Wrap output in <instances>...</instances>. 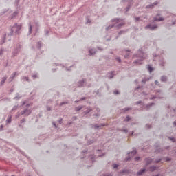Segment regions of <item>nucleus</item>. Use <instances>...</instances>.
Returning <instances> with one entry per match:
<instances>
[{
    "mask_svg": "<svg viewBox=\"0 0 176 176\" xmlns=\"http://www.w3.org/2000/svg\"><path fill=\"white\" fill-rule=\"evenodd\" d=\"M170 141H172V142H175V138H169Z\"/></svg>",
    "mask_w": 176,
    "mask_h": 176,
    "instance_id": "a18cd8bd",
    "label": "nucleus"
},
{
    "mask_svg": "<svg viewBox=\"0 0 176 176\" xmlns=\"http://www.w3.org/2000/svg\"><path fill=\"white\" fill-rule=\"evenodd\" d=\"M83 109V106H78V107L75 108V111L76 112H78V111H80V109Z\"/></svg>",
    "mask_w": 176,
    "mask_h": 176,
    "instance_id": "c756f323",
    "label": "nucleus"
},
{
    "mask_svg": "<svg viewBox=\"0 0 176 176\" xmlns=\"http://www.w3.org/2000/svg\"><path fill=\"white\" fill-rule=\"evenodd\" d=\"M31 113H32V109L28 108L25 109L20 113L21 115H25V116H30Z\"/></svg>",
    "mask_w": 176,
    "mask_h": 176,
    "instance_id": "423d86ee",
    "label": "nucleus"
},
{
    "mask_svg": "<svg viewBox=\"0 0 176 176\" xmlns=\"http://www.w3.org/2000/svg\"><path fill=\"white\" fill-rule=\"evenodd\" d=\"M3 52H5V49L1 48L0 50V56H2V54H3Z\"/></svg>",
    "mask_w": 176,
    "mask_h": 176,
    "instance_id": "4c0bfd02",
    "label": "nucleus"
},
{
    "mask_svg": "<svg viewBox=\"0 0 176 176\" xmlns=\"http://www.w3.org/2000/svg\"><path fill=\"white\" fill-rule=\"evenodd\" d=\"M89 54L90 56H94V54H96V49L90 47L89 49Z\"/></svg>",
    "mask_w": 176,
    "mask_h": 176,
    "instance_id": "f8f14e48",
    "label": "nucleus"
},
{
    "mask_svg": "<svg viewBox=\"0 0 176 176\" xmlns=\"http://www.w3.org/2000/svg\"><path fill=\"white\" fill-rule=\"evenodd\" d=\"M140 19H141V18H140V16H136V17H135V21H140Z\"/></svg>",
    "mask_w": 176,
    "mask_h": 176,
    "instance_id": "79ce46f5",
    "label": "nucleus"
},
{
    "mask_svg": "<svg viewBox=\"0 0 176 176\" xmlns=\"http://www.w3.org/2000/svg\"><path fill=\"white\" fill-rule=\"evenodd\" d=\"M141 89V87H138L135 89V91H137V90H140Z\"/></svg>",
    "mask_w": 176,
    "mask_h": 176,
    "instance_id": "052dcab7",
    "label": "nucleus"
},
{
    "mask_svg": "<svg viewBox=\"0 0 176 176\" xmlns=\"http://www.w3.org/2000/svg\"><path fill=\"white\" fill-rule=\"evenodd\" d=\"M112 25H110L105 28L106 31H111L112 28H116L119 30L122 25H124V22L120 18H116L112 19Z\"/></svg>",
    "mask_w": 176,
    "mask_h": 176,
    "instance_id": "f03ea898",
    "label": "nucleus"
},
{
    "mask_svg": "<svg viewBox=\"0 0 176 176\" xmlns=\"http://www.w3.org/2000/svg\"><path fill=\"white\" fill-rule=\"evenodd\" d=\"M87 151H82V155H85V153H87Z\"/></svg>",
    "mask_w": 176,
    "mask_h": 176,
    "instance_id": "774afa93",
    "label": "nucleus"
},
{
    "mask_svg": "<svg viewBox=\"0 0 176 176\" xmlns=\"http://www.w3.org/2000/svg\"><path fill=\"white\" fill-rule=\"evenodd\" d=\"M24 105H26L27 108H28V107H30V105H32V103H27V100H25L23 102H22V107H24Z\"/></svg>",
    "mask_w": 176,
    "mask_h": 176,
    "instance_id": "a211bd4d",
    "label": "nucleus"
},
{
    "mask_svg": "<svg viewBox=\"0 0 176 176\" xmlns=\"http://www.w3.org/2000/svg\"><path fill=\"white\" fill-rule=\"evenodd\" d=\"M151 107H155V102L148 103L147 105H146V109L148 110L151 109Z\"/></svg>",
    "mask_w": 176,
    "mask_h": 176,
    "instance_id": "dca6fc26",
    "label": "nucleus"
},
{
    "mask_svg": "<svg viewBox=\"0 0 176 176\" xmlns=\"http://www.w3.org/2000/svg\"><path fill=\"white\" fill-rule=\"evenodd\" d=\"M118 167H119V165H118V164H113V168H118Z\"/></svg>",
    "mask_w": 176,
    "mask_h": 176,
    "instance_id": "58836bf2",
    "label": "nucleus"
},
{
    "mask_svg": "<svg viewBox=\"0 0 176 176\" xmlns=\"http://www.w3.org/2000/svg\"><path fill=\"white\" fill-rule=\"evenodd\" d=\"M166 162H170V161L171 160V159H170V158H168V157H166Z\"/></svg>",
    "mask_w": 176,
    "mask_h": 176,
    "instance_id": "0e129e2a",
    "label": "nucleus"
},
{
    "mask_svg": "<svg viewBox=\"0 0 176 176\" xmlns=\"http://www.w3.org/2000/svg\"><path fill=\"white\" fill-rule=\"evenodd\" d=\"M104 126H105V124H94L92 125V128L95 130H101Z\"/></svg>",
    "mask_w": 176,
    "mask_h": 176,
    "instance_id": "0eeeda50",
    "label": "nucleus"
},
{
    "mask_svg": "<svg viewBox=\"0 0 176 176\" xmlns=\"http://www.w3.org/2000/svg\"><path fill=\"white\" fill-rule=\"evenodd\" d=\"M156 152H157V153H160V152H162V149L161 148H157L156 150Z\"/></svg>",
    "mask_w": 176,
    "mask_h": 176,
    "instance_id": "09e8293b",
    "label": "nucleus"
},
{
    "mask_svg": "<svg viewBox=\"0 0 176 176\" xmlns=\"http://www.w3.org/2000/svg\"><path fill=\"white\" fill-rule=\"evenodd\" d=\"M17 108H19V105L14 106L12 109V112H15L16 110L17 109Z\"/></svg>",
    "mask_w": 176,
    "mask_h": 176,
    "instance_id": "f704fd0d",
    "label": "nucleus"
},
{
    "mask_svg": "<svg viewBox=\"0 0 176 176\" xmlns=\"http://www.w3.org/2000/svg\"><path fill=\"white\" fill-rule=\"evenodd\" d=\"M164 20V18L163 17H160L157 19V17L154 18V21H163Z\"/></svg>",
    "mask_w": 176,
    "mask_h": 176,
    "instance_id": "393cba45",
    "label": "nucleus"
},
{
    "mask_svg": "<svg viewBox=\"0 0 176 176\" xmlns=\"http://www.w3.org/2000/svg\"><path fill=\"white\" fill-rule=\"evenodd\" d=\"M125 122H130V117L126 116V119L124 120Z\"/></svg>",
    "mask_w": 176,
    "mask_h": 176,
    "instance_id": "a19ab883",
    "label": "nucleus"
},
{
    "mask_svg": "<svg viewBox=\"0 0 176 176\" xmlns=\"http://www.w3.org/2000/svg\"><path fill=\"white\" fill-rule=\"evenodd\" d=\"M53 126H54L55 129H57V125L56 124L55 122H52Z\"/></svg>",
    "mask_w": 176,
    "mask_h": 176,
    "instance_id": "5fc2aeb1",
    "label": "nucleus"
},
{
    "mask_svg": "<svg viewBox=\"0 0 176 176\" xmlns=\"http://www.w3.org/2000/svg\"><path fill=\"white\" fill-rule=\"evenodd\" d=\"M59 124H61L63 123V118H60L58 120Z\"/></svg>",
    "mask_w": 176,
    "mask_h": 176,
    "instance_id": "603ef678",
    "label": "nucleus"
},
{
    "mask_svg": "<svg viewBox=\"0 0 176 176\" xmlns=\"http://www.w3.org/2000/svg\"><path fill=\"white\" fill-rule=\"evenodd\" d=\"M65 104H68L67 102H63L60 103V106L62 107V105H65Z\"/></svg>",
    "mask_w": 176,
    "mask_h": 176,
    "instance_id": "49530a36",
    "label": "nucleus"
},
{
    "mask_svg": "<svg viewBox=\"0 0 176 176\" xmlns=\"http://www.w3.org/2000/svg\"><path fill=\"white\" fill-rule=\"evenodd\" d=\"M89 159H90L91 162H92V163H93V162H94V160H95L94 155H89Z\"/></svg>",
    "mask_w": 176,
    "mask_h": 176,
    "instance_id": "7c9ffc66",
    "label": "nucleus"
},
{
    "mask_svg": "<svg viewBox=\"0 0 176 176\" xmlns=\"http://www.w3.org/2000/svg\"><path fill=\"white\" fill-rule=\"evenodd\" d=\"M7 79H8V77L6 76H5L4 77L2 78V80L1 82V86H2V85H3V83H5V82H6Z\"/></svg>",
    "mask_w": 176,
    "mask_h": 176,
    "instance_id": "a878e982",
    "label": "nucleus"
},
{
    "mask_svg": "<svg viewBox=\"0 0 176 176\" xmlns=\"http://www.w3.org/2000/svg\"><path fill=\"white\" fill-rule=\"evenodd\" d=\"M175 24H176V20L174 21H172V25H175Z\"/></svg>",
    "mask_w": 176,
    "mask_h": 176,
    "instance_id": "e2e57ef3",
    "label": "nucleus"
},
{
    "mask_svg": "<svg viewBox=\"0 0 176 176\" xmlns=\"http://www.w3.org/2000/svg\"><path fill=\"white\" fill-rule=\"evenodd\" d=\"M126 2H129V5H128V6L126 8L125 12H129V10H130V6H131V3H130V2H133V0H126Z\"/></svg>",
    "mask_w": 176,
    "mask_h": 176,
    "instance_id": "2eb2a0df",
    "label": "nucleus"
},
{
    "mask_svg": "<svg viewBox=\"0 0 176 176\" xmlns=\"http://www.w3.org/2000/svg\"><path fill=\"white\" fill-rule=\"evenodd\" d=\"M122 131H123L124 133H125V134H127V133H129V130L124 129H122Z\"/></svg>",
    "mask_w": 176,
    "mask_h": 176,
    "instance_id": "37998d69",
    "label": "nucleus"
},
{
    "mask_svg": "<svg viewBox=\"0 0 176 176\" xmlns=\"http://www.w3.org/2000/svg\"><path fill=\"white\" fill-rule=\"evenodd\" d=\"M94 116L98 117V116H100V113H98L95 114Z\"/></svg>",
    "mask_w": 176,
    "mask_h": 176,
    "instance_id": "338daca9",
    "label": "nucleus"
},
{
    "mask_svg": "<svg viewBox=\"0 0 176 176\" xmlns=\"http://www.w3.org/2000/svg\"><path fill=\"white\" fill-rule=\"evenodd\" d=\"M148 170L151 172L156 171V166H150L148 168Z\"/></svg>",
    "mask_w": 176,
    "mask_h": 176,
    "instance_id": "5701e85b",
    "label": "nucleus"
},
{
    "mask_svg": "<svg viewBox=\"0 0 176 176\" xmlns=\"http://www.w3.org/2000/svg\"><path fill=\"white\" fill-rule=\"evenodd\" d=\"M134 155H137V151L133 150L131 153H128V156H134Z\"/></svg>",
    "mask_w": 176,
    "mask_h": 176,
    "instance_id": "412c9836",
    "label": "nucleus"
},
{
    "mask_svg": "<svg viewBox=\"0 0 176 176\" xmlns=\"http://www.w3.org/2000/svg\"><path fill=\"white\" fill-rule=\"evenodd\" d=\"M114 94H119V91H115Z\"/></svg>",
    "mask_w": 176,
    "mask_h": 176,
    "instance_id": "69168bd1",
    "label": "nucleus"
},
{
    "mask_svg": "<svg viewBox=\"0 0 176 176\" xmlns=\"http://www.w3.org/2000/svg\"><path fill=\"white\" fill-rule=\"evenodd\" d=\"M6 123H12V116L8 117L6 120Z\"/></svg>",
    "mask_w": 176,
    "mask_h": 176,
    "instance_id": "cd10ccee",
    "label": "nucleus"
},
{
    "mask_svg": "<svg viewBox=\"0 0 176 176\" xmlns=\"http://www.w3.org/2000/svg\"><path fill=\"white\" fill-rule=\"evenodd\" d=\"M21 79L23 80V82H30V78L28 76H22Z\"/></svg>",
    "mask_w": 176,
    "mask_h": 176,
    "instance_id": "6ab92c4d",
    "label": "nucleus"
},
{
    "mask_svg": "<svg viewBox=\"0 0 176 176\" xmlns=\"http://www.w3.org/2000/svg\"><path fill=\"white\" fill-rule=\"evenodd\" d=\"M155 85H157V86H159V81L158 80H155Z\"/></svg>",
    "mask_w": 176,
    "mask_h": 176,
    "instance_id": "bf43d9fd",
    "label": "nucleus"
},
{
    "mask_svg": "<svg viewBox=\"0 0 176 176\" xmlns=\"http://www.w3.org/2000/svg\"><path fill=\"white\" fill-rule=\"evenodd\" d=\"M25 118H23L21 120V123H25Z\"/></svg>",
    "mask_w": 176,
    "mask_h": 176,
    "instance_id": "4d7b16f0",
    "label": "nucleus"
},
{
    "mask_svg": "<svg viewBox=\"0 0 176 176\" xmlns=\"http://www.w3.org/2000/svg\"><path fill=\"white\" fill-rule=\"evenodd\" d=\"M161 82H167V76H162L161 77Z\"/></svg>",
    "mask_w": 176,
    "mask_h": 176,
    "instance_id": "bb28decb",
    "label": "nucleus"
},
{
    "mask_svg": "<svg viewBox=\"0 0 176 176\" xmlns=\"http://www.w3.org/2000/svg\"><path fill=\"white\" fill-rule=\"evenodd\" d=\"M83 86H85V79L78 82V87H83Z\"/></svg>",
    "mask_w": 176,
    "mask_h": 176,
    "instance_id": "f3484780",
    "label": "nucleus"
},
{
    "mask_svg": "<svg viewBox=\"0 0 176 176\" xmlns=\"http://www.w3.org/2000/svg\"><path fill=\"white\" fill-rule=\"evenodd\" d=\"M116 60H117V61H118V63H121V61H122V59H120V58H119V57L116 58Z\"/></svg>",
    "mask_w": 176,
    "mask_h": 176,
    "instance_id": "864d4df0",
    "label": "nucleus"
},
{
    "mask_svg": "<svg viewBox=\"0 0 176 176\" xmlns=\"http://www.w3.org/2000/svg\"><path fill=\"white\" fill-rule=\"evenodd\" d=\"M157 96H153L151 98H150V100H155V98H157Z\"/></svg>",
    "mask_w": 176,
    "mask_h": 176,
    "instance_id": "3c124183",
    "label": "nucleus"
},
{
    "mask_svg": "<svg viewBox=\"0 0 176 176\" xmlns=\"http://www.w3.org/2000/svg\"><path fill=\"white\" fill-rule=\"evenodd\" d=\"M20 30H21V24L16 23L14 26L12 27L10 33L8 34L7 36L5 34L3 38L2 39V41L0 42V45H3V43H5V39H8V41H10L12 38V35H13L14 32H15L16 35H19L20 34Z\"/></svg>",
    "mask_w": 176,
    "mask_h": 176,
    "instance_id": "f257e3e1",
    "label": "nucleus"
},
{
    "mask_svg": "<svg viewBox=\"0 0 176 176\" xmlns=\"http://www.w3.org/2000/svg\"><path fill=\"white\" fill-rule=\"evenodd\" d=\"M125 52H126V54L124 55V58H129V56H130V50H124Z\"/></svg>",
    "mask_w": 176,
    "mask_h": 176,
    "instance_id": "4be33fe9",
    "label": "nucleus"
},
{
    "mask_svg": "<svg viewBox=\"0 0 176 176\" xmlns=\"http://www.w3.org/2000/svg\"><path fill=\"white\" fill-rule=\"evenodd\" d=\"M140 104H142V101H138V102H135L136 105H140Z\"/></svg>",
    "mask_w": 176,
    "mask_h": 176,
    "instance_id": "8fccbe9b",
    "label": "nucleus"
},
{
    "mask_svg": "<svg viewBox=\"0 0 176 176\" xmlns=\"http://www.w3.org/2000/svg\"><path fill=\"white\" fill-rule=\"evenodd\" d=\"M146 170L145 168L144 169H141L140 170H139L138 173H137V175H142V174H144V173H145Z\"/></svg>",
    "mask_w": 176,
    "mask_h": 176,
    "instance_id": "aec40b11",
    "label": "nucleus"
},
{
    "mask_svg": "<svg viewBox=\"0 0 176 176\" xmlns=\"http://www.w3.org/2000/svg\"><path fill=\"white\" fill-rule=\"evenodd\" d=\"M86 24H90L91 23V20L88 16L86 17Z\"/></svg>",
    "mask_w": 176,
    "mask_h": 176,
    "instance_id": "2f4dec72",
    "label": "nucleus"
},
{
    "mask_svg": "<svg viewBox=\"0 0 176 176\" xmlns=\"http://www.w3.org/2000/svg\"><path fill=\"white\" fill-rule=\"evenodd\" d=\"M16 16H17V12H15L12 14L11 19H13L14 17H16Z\"/></svg>",
    "mask_w": 176,
    "mask_h": 176,
    "instance_id": "ea45409f",
    "label": "nucleus"
},
{
    "mask_svg": "<svg viewBox=\"0 0 176 176\" xmlns=\"http://www.w3.org/2000/svg\"><path fill=\"white\" fill-rule=\"evenodd\" d=\"M130 109H131V108L130 107H126L123 109L124 112H126L127 111H130Z\"/></svg>",
    "mask_w": 176,
    "mask_h": 176,
    "instance_id": "c9c22d12",
    "label": "nucleus"
},
{
    "mask_svg": "<svg viewBox=\"0 0 176 176\" xmlns=\"http://www.w3.org/2000/svg\"><path fill=\"white\" fill-rule=\"evenodd\" d=\"M149 79H151V77H146V78H144L142 80V83H146V82H148V80H149Z\"/></svg>",
    "mask_w": 176,
    "mask_h": 176,
    "instance_id": "c85d7f7f",
    "label": "nucleus"
},
{
    "mask_svg": "<svg viewBox=\"0 0 176 176\" xmlns=\"http://www.w3.org/2000/svg\"><path fill=\"white\" fill-rule=\"evenodd\" d=\"M47 109L48 111H51V110H52V108H50V107H49V106H47Z\"/></svg>",
    "mask_w": 176,
    "mask_h": 176,
    "instance_id": "680f3d73",
    "label": "nucleus"
},
{
    "mask_svg": "<svg viewBox=\"0 0 176 176\" xmlns=\"http://www.w3.org/2000/svg\"><path fill=\"white\" fill-rule=\"evenodd\" d=\"M135 56H136V57L138 58L133 62V64L135 65H141V64H142V60H145V58H146L145 54L142 52V48L138 50V54L134 55V57Z\"/></svg>",
    "mask_w": 176,
    "mask_h": 176,
    "instance_id": "7ed1b4c3",
    "label": "nucleus"
},
{
    "mask_svg": "<svg viewBox=\"0 0 176 176\" xmlns=\"http://www.w3.org/2000/svg\"><path fill=\"white\" fill-rule=\"evenodd\" d=\"M17 75H19V73H17V72H14V73H12V74L8 79L9 82H12L13 79H14V78H16Z\"/></svg>",
    "mask_w": 176,
    "mask_h": 176,
    "instance_id": "9d476101",
    "label": "nucleus"
},
{
    "mask_svg": "<svg viewBox=\"0 0 176 176\" xmlns=\"http://www.w3.org/2000/svg\"><path fill=\"white\" fill-rule=\"evenodd\" d=\"M140 157H135V162H138V160H140Z\"/></svg>",
    "mask_w": 176,
    "mask_h": 176,
    "instance_id": "13d9d810",
    "label": "nucleus"
},
{
    "mask_svg": "<svg viewBox=\"0 0 176 176\" xmlns=\"http://www.w3.org/2000/svg\"><path fill=\"white\" fill-rule=\"evenodd\" d=\"M21 49V45L18 44L16 48L14 49V50L12 52V55H11L12 58H13V57H16V56H17V54L20 53Z\"/></svg>",
    "mask_w": 176,
    "mask_h": 176,
    "instance_id": "39448f33",
    "label": "nucleus"
},
{
    "mask_svg": "<svg viewBox=\"0 0 176 176\" xmlns=\"http://www.w3.org/2000/svg\"><path fill=\"white\" fill-rule=\"evenodd\" d=\"M113 72H111L109 75L108 76V78L109 79H112V78H113Z\"/></svg>",
    "mask_w": 176,
    "mask_h": 176,
    "instance_id": "473e14b6",
    "label": "nucleus"
},
{
    "mask_svg": "<svg viewBox=\"0 0 176 176\" xmlns=\"http://www.w3.org/2000/svg\"><path fill=\"white\" fill-rule=\"evenodd\" d=\"M29 35H31L32 34V31H36V32L39 30V23L38 22H30L29 24Z\"/></svg>",
    "mask_w": 176,
    "mask_h": 176,
    "instance_id": "20e7f679",
    "label": "nucleus"
},
{
    "mask_svg": "<svg viewBox=\"0 0 176 176\" xmlns=\"http://www.w3.org/2000/svg\"><path fill=\"white\" fill-rule=\"evenodd\" d=\"M32 45H34L32 47V49H35V46L40 50L41 46H42V43L41 41L39 42H33Z\"/></svg>",
    "mask_w": 176,
    "mask_h": 176,
    "instance_id": "1a4fd4ad",
    "label": "nucleus"
},
{
    "mask_svg": "<svg viewBox=\"0 0 176 176\" xmlns=\"http://www.w3.org/2000/svg\"><path fill=\"white\" fill-rule=\"evenodd\" d=\"M157 28V25L156 24L155 25L148 24L145 27V30H150L151 31H155V30H156Z\"/></svg>",
    "mask_w": 176,
    "mask_h": 176,
    "instance_id": "6e6552de",
    "label": "nucleus"
},
{
    "mask_svg": "<svg viewBox=\"0 0 176 176\" xmlns=\"http://www.w3.org/2000/svg\"><path fill=\"white\" fill-rule=\"evenodd\" d=\"M148 71H149V72H152V71H153V68H152V67H151V66H148Z\"/></svg>",
    "mask_w": 176,
    "mask_h": 176,
    "instance_id": "e433bc0d",
    "label": "nucleus"
},
{
    "mask_svg": "<svg viewBox=\"0 0 176 176\" xmlns=\"http://www.w3.org/2000/svg\"><path fill=\"white\" fill-rule=\"evenodd\" d=\"M156 5H157V1H155L152 4L148 5L147 6H146V9H153V8L155 6H156Z\"/></svg>",
    "mask_w": 176,
    "mask_h": 176,
    "instance_id": "9b49d317",
    "label": "nucleus"
},
{
    "mask_svg": "<svg viewBox=\"0 0 176 176\" xmlns=\"http://www.w3.org/2000/svg\"><path fill=\"white\" fill-rule=\"evenodd\" d=\"M162 162V159H157L155 160V163H160Z\"/></svg>",
    "mask_w": 176,
    "mask_h": 176,
    "instance_id": "de8ad7c7",
    "label": "nucleus"
},
{
    "mask_svg": "<svg viewBox=\"0 0 176 176\" xmlns=\"http://www.w3.org/2000/svg\"><path fill=\"white\" fill-rule=\"evenodd\" d=\"M152 161H153V160L151 157L146 158V160H145L146 165L149 166V164H151L152 163Z\"/></svg>",
    "mask_w": 176,
    "mask_h": 176,
    "instance_id": "4468645a",
    "label": "nucleus"
},
{
    "mask_svg": "<svg viewBox=\"0 0 176 176\" xmlns=\"http://www.w3.org/2000/svg\"><path fill=\"white\" fill-rule=\"evenodd\" d=\"M166 64V62L164 61V59H161L160 60V65H161V67H164V65Z\"/></svg>",
    "mask_w": 176,
    "mask_h": 176,
    "instance_id": "b1692460",
    "label": "nucleus"
},
{
    "mask_svg": "<svg viewBox=\"0 0 176 176\" xmlns=\"http://www.w3.org/2000/svg\"><path fill=\"white\" fill-rule=\"evenodd\" d=\"M92 109H91V107H87L86 109V111H85L82 113V115H84V116L85 115H87V113H90V112H91Z\"/></svg>",
    "mask_w": 176,
    "mask_h": 176,
    "instance_id": "ddd939ff",
    "label": "nucleus"
},
{
    "mask_svg": "<svg viewBox=\"0 0 176 176\" xmlns=\"http://www.w3.org/2000/svg\"><path fill=\"white\" fill-rule=\"evenodd\" d=\"M86 100V97H82L80 98V101H85Z\"/></svg>",
    "mask_w": 176,
    "mask_h": 176,
    "instance_id": "6e6d98bb",
    "label": "nucleus"
},
{
    "mask_svg": "<svg viewBox=\"0 0 176 176\" xmlns=\"http://www.w3.org/2000/svg\"><path fill=\"white\" fill-rule=\"evenodd\" d=\"M32 78H33L34 79H36V78H38V74H34V75H32Z\"/></svg>",
    "mask_w": 176,
    "mask_h": 176,
    "instance_id": "c03bdc74",
    "label": "nucleus"
},
{
    "mask_svg": "<svg viewBox=\"0 0 176 176\" xmlns=\"http://www.w3.org/2000/svg\"><path fill=\"white\" fill-rule=\"evenodd\" d=\"M20 98H21V96H20L19 94H16V96L14 98V100H20Z\"/></svg>",
    "mask_w": 176,
    "mask_h": 176,
    "instance_id": "72a5a7b5",
    "label": "nucleus"
}]
</instances>
